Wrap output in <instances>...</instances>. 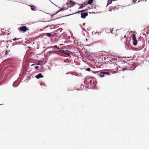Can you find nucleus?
Here are the masks:
<instances>
[{"label": "nucleus", "instance_id": "412c9836", "mask_svg": "<svg viewBox=\"0 0 149 149\" xmlns=\"http://www.w3.org/2000/svg\"><path fill=\"white\" fill-rule=\"evenodd\" d=\"M8 54V52L7 51H6V52H5V54L6 55H7Z\"/></svg>", "mask_w": 149, "mask_h": 149}, {"label": "nucleus", "instance_id": "aec40b11", "mask_svg": "<svg viewBox=\"0 0 149 149\" xmlns=\"http://www.w3.org/2000/svg\"><path fill=\"white\" fill-rule=\"evenodd\" d=\"M18 40V38L17 39V38H14L13 39V40H14V41H15V40Z\"/></svg>", "mask_w": 149, "mask_h": 149}, {"label": "nucleus", "instance_id": "20e7f679", "mask_svg": "<svg viewBox=\"0 0 149 149\" xmlns=\"http://www.w3.org/2000/svg\"><path fill=\"white\" fill-rule=\"evenodd\" d=\"M19 29L20 31H23L24 32H26L27 30H29L27 28L26 26H25L20 27L19 28Z\"/></svg>", "mask_w": 149, "mask_h": 149}, {"label": "nucleus", "instance_id": "9d476101", "mask_svg": "<svg viewBox=\"0 0 149 149\" xmlns=\"http://www.w3.org/2000/svg\"><path fill=\"white\" fill-rule=\"evenodd\" d=\"M64 8H62L60 10H59L58 11H57L55 14H57L58 12L61 11H63V10Z\"/></svg>", "mask_w": 149, "mask_h": 149}, {"label": "nucleus", "instance_id": "4468645a", "mask_svg": "<svg viewBox=\"0 0 149 149\" xmlns=\"http://www.w3.org/2000/svg\"><path fill=\"white\" fill-rule=\"evenodd\" d=\"M103 73H104V74H109V73L108 72H103Z\"/></svg>", "mask_w": 149, "mask_h": 149}, {"label": "nucleus", "instance_id": "ddd939ff", "mask_svg": "<svg viewBox=\"0 0 149 149\" xmlns=\"http://www.w3.org/2000/svg\"><path fill=\"white\" fill-rule=\"evenodd\" d=\"M34 8H35V7L34 6H31V10H35L34 9Z\"/></svg>", "mask_w": 149, "mask_h": 149}, {"label": "nucleus", "instance_id": "39448f33", "mask_svg": "<svg viewBox=\"0 0 149 149\" xmlns=\"http://www.w3.org/2000/svg\"><path fill=\"white\" fill-rule=\"evenodd\" d=\"M70 52L68 51H63V53L65 55H67L70 57H71L70 54L69 53Z\"/></svg>", "mask_w": 149, "mask_h": 149}, {"label": "nucleus", "instance_id": "a211bd4d", "mask_svg": "<svg viewBox=\"0 0 149 149\" xmlns=\"http://www.w3.org/2000/svg\"><path fill=\"white\" fill-rule=\"evenodd\" d=\"M83 8V6H81L79 8V9L82 8Z\"/></svg>", "mask_w": 149, "mask_h": 149}, {"label": "nucleus", "instance_id": "6e6552de", "mask_svg": "<svg viewBox=\"0 0 149 149\" xmlns=\"http://www.w3.org/2000/svg\"><path fill=\"white\" fill-rule=\"evenodd\" d=\"M45 35L49 37H51L52 36V35L49 33H46Z\"/></svg>", "mask_w": 149, "mask_h": 149}, {"label": "nucleus", "instance_id": "2eb2a0df", "mask_svg": "<svg viewBox=\"0 0 149 149\" xmlns=\"http://www.w3.org/2000/svg\"><path fill=\"white\" fill-rule=\"evenodd\" d=\"M133 1L134 2V3H135L136 2H139V0H133Z\"/></svg>", "mask_w": 149, "mask_h": 149}, {"label": "nucleus", "instance_id": "dca6fc26", "mask_svg": "<svg viewBox=\"0 0 149 149\" xmlns=\"http://www.w3.org/2000/svg\"><path fill=\"white\" fill-rule=\"evenodd\" d=\"M86 70L88 71H91V70L90 69V68H88L87 69H86Z\"/></svg>", "mask_w": 149, "mask_h": 149}, {"label": "nucleus", "instance_id": "4be33fe9", "mask_svg": "<svg viewBox=\"0 0 149 149\" xmlns=\"http://www.w3.org/2000/svg\"><path fill=\"white\" fill-rule=\"evenodd\" d=\"M54 47H55V48H57V46H56V45H55V46H54Z\"/></svg>", "mask_w": 149, "mask_h": 149}, {"label": "nucleus", "instance_id": "6ab92c4d", "mask_svg": "<svg viewBox=\"0 0 149 149\" xmlns=\"http://www.w3.org/2000/svg\"><path fill=\"white\" fill-rule=\"evenodd\" d=\"M38 67H39L38 66H36L35 67V69H37L38 68Z\"/></svg>", "mask_w": 149, "mask_h": 149}, {"label": "nucleus", "instance_id": "9b49d317", "mask_svg": "<svg viewBox=\"0 0 149 149\" xmlns=\"http://www.w3.org/2000/svg\"><path fill=\"white\" fill-rule=\"evenodd\" d=\"M93 0H89L88 1V4H91L92 3Z\"/></svg>", "mask_w": 149, "mask_h": 149}, {"label": "nucleus", "instance_id": "0eeeda50", "mask_svg": "<svg viewBox=\"0 0 149 149\" xmlns=\"http://www.w3.org/2000/svg\"><path fill=\"white\" fill-rule=\"evenodd\" d=\"M99 75L101 77H103L104 75V73H103V72H101L99 74Z\"/></svg>", "mask_w": 149, "mask_h": 149}, {"label": "nucleus", "instance_id": "f257e3e1", "mask_svg": "<svg viewBox=\"0 0 149 149\" xmlns=\"http://www.w3.org/2000/svg\"><path fill=\"white\" fill-rule=\"evenodd\" d=\"M87 11V10H82L77 12V13H80L81 12V18L84 19L88 15Z\"/></svg>", "mask_w": 149, "mask_h": 149}, {"label": "nucleus", "instance_id": "1a4fd4ad", "mask_svg": "<svg viewBox=\"0 0 149 149\" xmlns=\"http://www.w3.org/2000/svg\"><path fill=\"white\" fill-rule=\"evenodd\" d=\"M111 60L113 61H117V58H112L111 59V60L110 61V62H112ZM109 63H111L109 62Z\"/></svg>", "mask_w": 149, "mask_h": 149}, {"label": "nucleus", "instance_id": "f03ea898", "mask_svg": "<svg viewBox=\"0 0 149 149\" xmlns=\"http://www.w3.org/2000/svg\"><path fill=\"white\" fill-rule=\"evenodd\" d=\"M123 8L122 6H120L118 5L117 6L113 7L112 8V9H109L108 10V11L111 12L112 11V10H113V11L116 10H121Z\"/></svg>", "mask_w": 149, "mask_h": 149}, {"label": "nucleus", "instance_id": "393cba45", "mask_svg": "<svg viewBox=\"0 0 149 149\" xmlns=\"http://www.w3.org/2000/svg\"><path fill=\"white\" fill-rule=\"evenodd\" d=\"M125 36H124V38H125Z\"/></svg>", "mask_w": 149, "mask_h": 149}, {"label": "nucleus", "instance_id": "f8f14e48", "mask_svg": "<svg viewBox=\"0 0 149 149\" xmlns=\"http://www.w3.org/2000/svg\"><path fill=\"white\" fill-rule=\"evenodd\" d=\"M40 85L42 86H45V84L42 83L40 84Z\"/></svg>", "mask_w": 149, "mask_h": 149}, {"label": "nucleus", "instance_id": "423d86ee", "mask_svg": "<svg viewBox=\"0 0 149 149\" xmlns=\"http://www.w3.org/2000/svg\"><path fill=\"white\" fill-rule=\"evenodd\" d=\"M35 77L37 79H39L40 78H42L43 77V76L42 75L41 73H39L38 74L36 75L35 76Z\"/></svg>", "mask_w": 149, "mask_h": 149}, {"label": "nucleus", "instance_id": "a878e982", "mask_svg": "<svg viewBox=\"0 0 149 149\" xmlns=\"http://www.w3.org/2000/svg\"><path fill=\"white\" fill-rule=\"evenodd\" d=\"M54 15H54H52V16H53V15Z\"/></svg>", "mask_w": 149, "mask_h": 149}, {"label": "nucleus", "instance_id": "bb28decb", "mask_svg": "<svg viewBox=\"0 0 149 149\" xmlns=\"http://www.w3.org/2000/svg\"><path fill=\"white\" fill-rule=\"evenodd\" d=\"M34 65V64H32L31 65Z\"/></svg>", "mask_w": 149, "mask_h": 149}, {"label": "nucleus", "instance_id": "7ed1b4c3", "mask_svg": "<svg viewBox=\"0 0 149 149\" xmlns=\"http://www.w3.org/2000/svg\"><path fill=\"white\" fill-rule=\"evenodd\" d=\"M135 34H133L132 35V38L133 41V44L134 46H136L137 44V41L136 38Z\"/></svg>", "mask_w": 149, "mask_h": 149}, {"label": "nucleus", "instance_id": "b1692460", "mask_svg": "<svg viewBox=\"0 0 149 149\" xmlns=\"http://www.w3.org/2000/svg\"><path fill=\"white\" fill-rule=\"evenodd\" d=\"M59 18H60V17H58V18H56V19H53V20H55V19H59Z\"/></svg>", "mask_w": 149, "mask_h": 149}, {"label": "nucleus", "instance_id": "5701e85b", "mask_svg": "<svg viewBox=\"0 0 149 149\" xmlns=\"http://www.w3.org/2000/svg\"><path fill=\"white\" fill-rule=\"evenodd\" d=\"M126 69H127V68H124L123 69V70H126Z\"/></svg>", "mask_w": 149, "mask_h": 149}, {"label": "nucleus", "instance_id": "f3484780", "mask_svg": "<svg viewBox=\"0 0 149 149\" xmlns=\"http://www.w3.org/2000/svg\"><path fill=\"white\" fill-rule=\"evenodd\" d=\"M70 2L71 3V5L73 6L74 4H73V2L71 1H70Z\"/></svg>", "mask_w": 149, "mask_h": 149}]
</instances>
